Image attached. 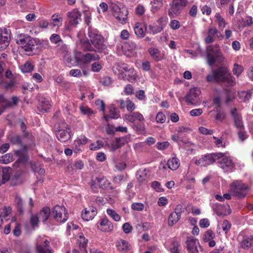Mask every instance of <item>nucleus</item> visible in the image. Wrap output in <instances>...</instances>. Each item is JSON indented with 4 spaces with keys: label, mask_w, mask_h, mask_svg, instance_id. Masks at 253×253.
<instances>
[{
    "label": "nucleus",
    "mask_w": 253,
    "mask_h": 253,
    "mask_svg": "<svg viewBox=\"0 0 253 253\" xmlns=\"http://www.w3.org/2000/svg\"><path fill=\"white\" fill-rule=\"evenodd\" d=\"M188 253H198V246L199 245L198 240L192 237H188L185 242Z\"/></svg>",
    "instance_id": "a211bd4d"
},
{
    "label": "nucleus",
    "mask_w": 253,
    "mask_h": 253,
    "mask_svg": "<svg viewBox=\"0 0 253 253\" xmlns=\"http://www.w3.org/2000/svg\"><path fill=\"white\" fill-rule=\"evenodd\" d=\"M12 169L9 167H4L0 169V180L4 184L10 178Z\"/></svg>",
    "instance_id": "a878e982"
},
{
    "label": "nucleus",
    "mask_w": 253,
    "mask_h": 253,
    "mask_svg": "<svg viewBox=\"0 0 253 253\" xmlns=\"http://www.w3.org/2000/svg\"><path fill=\"white\" fill-rule=\"evenodd\" d=\"M187 3V0H173L170 4V7L168 10L169 16L174 18L179 16Z\"/></svg>",
    "instance_id": "1a4fd4ad"
},
{
    "label": "nucleus",
    "mask_w": 253,
    "mask_h": 253,
    "mask_svg": "<svg viewBox=\"0 0 253 253\" xmlns=\"http://www.w3.org/2000/svg\"><path fill=\"white\" fill-rule=\"evenodd\" d=\"M169 143L168 141H164L163 142H158L157 143V147L159 150H163L166 149L169 146Z\"/></svg>",
    "instance_id": "774afa93"
},
{
    "label": "nucleus",
    "mask_w": 253,
    "mask_h": 253,
    "mask_svg": "<svg viewBox=\"0 0 253 253\" xmlns=\"http://www.w3.org/2000/svg\"><path fill=\"white\" fill-rule=\"evenodd\" d=\"M122 229L126 234H129L131 232L132 227L129 223L126 222L123 225Z\"/></svg>",
    "instance_id": "13d9d810"
},
{
    "label": "nucleus",
    "mask_w": 253,
    "mask_h": 253,
    "mask_svg": "<svg viewBox=\"0 0 253 253\" xmlns=\"http://www.w3.org/2000/svg\"><path fill=\"white\" fill-rule=\"evenodd\" d=\"M129 139V136L116 138L115 140L113 141L111 144L110 148L112 151H115L118 148L121 147L125 144L127 143Z\"/></svg>",
    "instance_id": "4be33fe9"
},
{
    "label": "nucleus",
    "mask_w": 253,
    "mask_h": 253,
    "mask_svg": "<svg viewBox=\"0 0 253 253\" xmlns=\"http://www.w3.org/2000/svg\"><path fill=\"white\" fill-rule=\"evenodd\" d=\"M126 106L127 111L129 112H132L135 108L134 104L129 99L126 101Z\"/></svg>",
    "instance_id": "0e129e2a"
},
{
    "label": "nucleus",
    "mask_w": 253,
    "mask_h": 253,
    "mask_svg": "<svg viewBox=\"0 0 253 253\" xmlns=\"http://www.w3.org/2000/svg\"><path fill=\"white\" fill-rule=\"evenodd\" d=\"M166 117L165 115L161 112H159L156 117V120L157 123H164L166 121Z\"/></svg>",
    "instance_id": "bf43d9fd"
},
{
    "label": "nucleus",
    "mask_w": 253,
    "mask_h": 253,
    "mask_svg": "<svg viewBox=\"0 0 253 253\" xmlns=\"http://www.w3.org/2000/svg\"><path fill=\"white\" fill-rule=\"evenodd\" d=\"M213 138L214 140V143L216 147L220 148L224 147L225 146V143L223 141V138L222 137L217 138L215 136H213Z\"/></svg>",
    "instance_id": "3c124183"
},
{
    "label": "nucleus",
    "mask_w": 253,
    "mask_h": 253,
    "mask_svg": "<svg viewBox=\"0 0 253 253\" xmlns=\"http://www.w3.org/2000/svg\"><path fill=\"white\" fill-rule=\"evenodd\" d=\"M51 216L57 222L64 223L68 218V211L63 206L56 205L51 211Z\"/></svg>",
    "instance_id": "6e6552de"
},
{
    "label": "nucleus",
    "mask_w": 253,
    "mask_h": 253,
    "mask_svg": "<svg viewBox=\"0 0 253 253\" xmlns=\"http://www.w3.org/2000/svg\"><path fill=\"white\" fill-rule=\"evenodd\" d=\"M136 45L133 42H129L125 45L124 48L128 51L132 52L136 48Z\"/></svg>",
    "instance_id": "e2e57ef3"
},
{
    "label": "nucleus",
    "mask_w": 253,
    "mask_h": 253,
    "mask_svg": "<svg viewBox=\"0 0 253 253\" xmlns=\"http://www.w3.org/2000/svg\"><path fill=\"white\" fill-rule=\"evenodd\" d=\"M59 127L58 130L56 133L57 138L61 142H66L70 139L71 135L69 126L65 123H63Z\"/></svg>",
    "instance_id": "9b49d317"
},
{
    "label": "nucleus",
    "mask_w": 253,
    "mask_h": 253,
    "mask_svg": "<svg viewBox=\"0 0 253 253\" xmlns=\"http://www.w3.org/2000/svg\"><path fill=\"white\" fill-rule=\"evenodd\" d=\"M97 226L101 231L103 232H110L114 228L112 223L106 218L102 219Z\"/></svg>",
    "instance_id": "b1692460"
},
{
    "label": "nucleus",
    "mask_w": 253,
    "mask_h": 253,
    "mask_svg": "<svg viewBox=\"0 0 253 253\" xmlns=\"http://www.w3.org/2000/svg\"><path fill=\"white\" fill-rule=\"evenodd\" d=\"M145 30L146 28H144L143 26L139 23H137L134 27V33L136 36L139 37H143L144 36Z\"/></svg>",
    "instance_id": "58836bf2"
},
{
    "label": "nucleus",
    "mask_w": 253,
    "mask_h": 253,
    "mask_svg": "<svg viewBox=\"0 0 253 253\" xmlns=\"http://www.w3.org/2000/svg\"><path fill=\"white\" fill-rule=\"evenodd\" d=\"M149 52L154 60L158 61L162 59V54L158 49L153 47L150 48Z\"/></svg>",
    "instance_id": "72a5a7b5"
},
{
    "label": "nucleus",
    "mask_w": 253,
    "mask_h": 253,
    "mask_svg": "<svg viewBox=\"0 0 253 253\" xmlns=\"http://www.w3.org/2000/svg\"><path fill=\"white\" fill-rule=\"evenodd\" d=\"M10 40V30L5 28L0 29V50H3L8 45Z\"/></svg>",
    "instance_id": "dca6fc26"
},
{
    "label": "nucleus",
    "mask_w": 253,
    "mask_h": 253,
    "mask_svg": "<svg viewBox=\"0 0 253 253\" xmlns=\"http://www.w3.org/2000/svg\"><path fill=\"white\" fill-rule=\"evenodd\" d=\"M252 90L240 91L238 92L239 98L244 102L248 101L252 95Z\"/></svg>",
    "instance_id": "4c0bfd02"
},
{
    "label": "nucleus",
    "mask_w": 253,
    "mask_h": 253,
    "mask_svg": "<svg viewBox=\"0 0 253 253\" xmlns=\"http://www.w3.org/2000/svg\"><path fill=\"white\" fill-rule=\"evenodd\" d=\"M133 210L137 211H142L144 208V205L141 203H133L131 206Z\"/></svg>",
    "instance_id": "6e6d98bb"
},
{
    "label": "nucleus",
    "mask_w": 253,
    "mask_h": 253,
    "mask_svg": "<svg viewBox=\"0 0 253 253\" xmlns=\"http://www.w3.org/2000/svg\"><path fill=\"white\" fill-rule=\"evenodd\" d=\"M214 237V233L211 230H208L204 235L203 239L205 242H208Z\"/></svg>",
    "instance_id": "864d4df0"
},
{
    "label": "nucleus",
    "mask_w": 253,
    "mask_h": 253,
    "mask_svg": "<svg viewBox=\"0 0 253 253\" xmlns=\"http://www.w3.org/2000/svg\"><path fill=\"white\" fill-rule=\"evenodd\" d=\"M77 243L81 250H84L88 243V239H86L83 233H80L77 236Z\"/></svg>",
    "instance_id": "473e14b6"
},
{
    "label": "nucleus",
    "mask_w": 253,
    "mask_h": 253,
    "mask_svg": "<svg viewBox=\"0 0 253 253\" xmlns=\"http://www.w3.org/2000/svg\"><path fill=\"white\" fill-rule=\"evenodd\" d=\"M12 156L9 154H6L0 158V162L2 164H7L12 161Z\"/></svg>",
    "instance_id": "49530a36"
},
{
    "label": "nucleus",
    "mask_w": 253,
    "mask_h": 253,
    "mask_svg": "<svg viewBox=\"0 0 253 253\" xmlns=\"http://www.w3.org/2000/svg\"><path fill=\"white\" fill-rule=\"evenodd\" d=\"M36 248L38 253H51L49 242L44 237H39Z\"/></svg>",
    "instance_id": "4468645a"
},
{
    "label": "nucleus",
    "mask_w": 253,
    "mask_h": 253,
    "mask_svg": "<svg viewBox=\"0 0 253 253\" xmlns=\"http://www.w3.org/2000/svg\"><path fill=\"white\" fill-rule=\"evenodd\" d=\"M242 247L244 249H248L251 247L250 237L244 239L241 242Z\"/></svg>",
    "instance_id": "052dcab7"
},
{
    "label": "nucleus",
    "mask_w": 253,
    "mask_h": 253,
    "mask_svg": "<svg viewBox=\"0 0 253 253\" xmlns=\"http://www.w3.org/2000/svg\"><path fill=\"white\" fill-rule=\"evenodd\" d=\"M217 164L223 172L229 173L235 169V164L232 157L228 153H218Z\"/></svg>",
    "instance_id": "20e7f679"
},
{
    "label": "nucleus",
    "mask_w": 253,
    "mask_h": 253,
    "mask_svg": "<svg viewBox=\"0 0 253 253\" xmlns=\"http://www.w3.org/2000/svg\"><path fill=\"white\" fill-rule=\"evenodd\" d=\"M167 165L171 170L177 169L180 166V162L178 158L173 157L168 161Z\"/></svg>",
    "instance_id": "7c9ffc66"
},
{
    "label": "nucleus",
    "mask_w": 253,
    "mask_h": 253,
    "mask_svg": "<svg viewBox=\"0 0 253 253\" xmlns=\"http://www.w3.org/2000/svg\"><path fill=\"white\" fill-rule=\"evenodd\" d=\"M107 213L115 221H119L121 216L114 210L108 209L107 210Z\"/></svg>",
    "instance_id": "37998d69"
},
{
    "label": "nucleus",
    "mask_w": 253,
    "mask_h": 253,
    "mask_svg": "<svg viewBox=\"0 0 253 253\" xmlns=\"http://www.w3.org/2000/svg\"><path fill=\"white\" fill-rule=\"evenodd\" d=\"M110 8L113 12V15L121 24H124L126 22L128 14L126 8L123 6H120L117 4L112 3Z\"/></svg>",
    "instance_id": "9d476101"
},
{
    "label": "nucleus",
    "mask_w": 253,
    "mask_h": 253,
    "mask_svg": "<svg viewBox=\"0 0 253 253\" xmlns=\"http://www.w3.org/2000/svg\"><path fill=\"white\" fill-rule=\"evenodd\" d=\"M40 107L41 108L43 111L46 112L50 109V105L49 101L44 98L43 100L41 101Z\"/></svg>",
    "instance_id": "5fc2aeb1"
},
{
    "label": "nucleus",
    "mask_w": 253,
    "mask_h": 253,
    "mask_svg": "<svg viewBox=\"0 0 253 253\" xmlns=\"http://www.w3.org/2000/svg\"><path fill=\"white\" fill-rule=\"evenodd\" d=\"M76 60L84 64H89L93 61H95L99 58V56L96 53H87L86 54H80L76 55Z\"/></svg>",
    "instance_id": "2eb2a0df"
},
{
    "label": "nucleus",
    "mask_w": 253,
    "mask_h": 253,
    "mask_svg": "<svg viewBox=\"0 0 253 253\" xmlns=\"http://www.w3.org/2000/svg\"><path fill=\"white\" fill-rule=\"evenodd\" d=\"M18 102V98L16 96H13L11 98V102L7 100L2 95H0V115L3 112L4 110L13 105H16Z\"/></svg>",
    "instance_id": "6ab92c4d"
},
{
    "label": "nucleus",
    "mask_w": 253,
    "mask_h": 253,
    "mask_svg": "<svg viewBox=\"0 0 253 253\" xmlns=\"http://www.w3.org/2000/svg\"><path fill=\"white\" fill-rule=\"evenodd\" d=\"M148 170L146 169H139L136 174L137 180L140 183L144 182L148 178Z\"/></svg>",
    "instance_id": "c756f323"
},
{
    "label": "nucleus",
    "mask_w": 253,
    "mask_h": 253,
    "mask_svg": "<svg viewBox=\"0 0 253 253\" xmlns=\"http://www.w3.org/2000/svg\"><path fill=\"white\" fill-rule=\"evenodd\" d=\"M80 110L83 114L89 116L93 114V111L86 106H81L80 107Z\"/></svg>",
    "instance_id": "603ef678"
},
{
    "label": "nucleus",
    "mask_w": 253,
    "mask_h": 253,
    "mask_svg": "<svg viewBox=\"0 0 253 253\" xmlns=\"http://www.w3.org/2000/svg\"><path fill=\"white\" fill-rule=\"evenodd\" d=\"M34 68V63L31 61H27L21 66L20 69L23 73H26L32 71Z\"/></svg>",
    "instance_id": "c9c22d12"
},
{
    "label": "nucleus",
    "mask_w": 253,
    "mask_h": 253,
    "mask_svg": "<svg viewBox=\"0 0 253 253\" xmlns=\"http://www.w3.org/2000/svg\"><path fill=\"white\" fill-rule=\"evenodd\" d=\"M97 214L96 208L94 207H89L82 212V218L86 221L92 219Z\"/></svg>",
    "instance_id": "412c9836"
},
{
    "label": "nucleus",
    "mask_w": 253,
    "mask_h": 253,
    "mask_svg": "<svg viewBox=\"0 0 253 253\" xmlns=\"http://www.w3.org/2000/svg\"><path fill=\"white\" fill-rule=\"evenodd\" d=\"M34 54L39 53L44 49L49 47V42L47 40L35 39Z\"/></svg>",
    "instance_id": "aec40b11"
},
{
    "label": "nucleus",
    "mask_w": 253,
    "mask_h": 253,
    "mask_svg": "<svg viewBox=\"0 0 253 253\" xmlns=\"http://www.w3.org/2000/svg\"><path fill=\"white\" fill-rule=\"evenodd\" d=\"M119 117L120 115L117 109L113 105L109 107V114L104 115V118L106 121H108L109 119H116Z\"/></svg>",
    "instance_id": "bb28decb"
},
{
    "label": "nucleus",
    "mask_w": 253,
    "mask_h": 253,
    "mask_svg": "<svg viewBox=\"0 0 253 253\" xmlns=\"http://www.w3.org/2000/svg\"><path fill=\"white\" fill-rule=\"evenodd\" d=\"M22 149L15 151V154L19 157L20 161L24 160V156L26 153V147L25 145H22Z\"/></svg>",
    "instance_id": "c03bdc74"
},
{
    "label": "nucleus",
    "mask_w": 253,
    "mask_h": 253,
    "mask_svg": "<svg viewBox=\"0 0 253 253\" xmlns=\"http://www.w3.org/2000/svg\"><path fill=\"white\" fill-rule=\"evenodd\" d=\"M39 219L40 218L38 215H32L31 217L30 223L33 228H35L38 225Z\"/></svg>",
    "instance_id": "69168bd1"
},
{
    "label": "nucleus",
    "mask_w": 253,
    "mask_h": 253,
    "mask_svg": "<svg viewBox=\"0 0 253 253\" xmlns=\"http://www.w3.org/2000/svg\"><path fill=\"white\" fill-rule=\"evenodd\" d=\"M151 4L152 5L151 11L154 13L162 7L163 4V0H153Z\"/></svg>",
    "instance_id": "ea45409f"
},
{
    "label": "nucleus",
    "mask_w": 253,
    "mask_h": 253,
    "mask_svg": "<svg viewBox=\"0 0 253 253\" xmlns=\"http://www.w3.org/2000/svg\"><path fill=\"white\" fill-rule=\"evenodd\" d=\"M208 82L215 81L221 83L227 86H232L236 84L235 79L229 73L225 67H220L215 70H213L211 74L207 77Z\"/></svg>",
    "instance_id": "f03ea898"
},
{
    "label": "nucleus",
    "mask_w": 253,
    "mask_h": 253,
    "mask_svg": "<svg viewBox=\"0 0 253 253\" xmlns=\"http://www.w3.org/2000/svg\"><path fill=\"white\" fill-rule=\"evenodd\" d=\"M238 130V136L239 140L240 141L243 142L248 138L249 136L248 135L247 132L246 131H245L244 129H241Z\"/></svg>",
    "instance_id": "de8ad7c7"
},
{
    "label": "nucleus",
    "mask_w": 253,
    "mask_h": 253,
    "mask_svg": "<svg viewBox=\"0 0 253 253\" xmlns=\"http://www.w3.org/2000/svg\"><path fill=\"white\" fill-rule=\"evenodd\" d=\"M10 142L13 144L19 145L21 146L23 145L22 144V139L21 136L18 135H14L11 136L10 138Z\"/></svg>",
    "instance_id": "8fccbe9b"
},
{
    "label": "nucleus",
    "mask_w": 253,
    "mask_h": 253,
    "mask_svg": "<svg viewBox=\"0 0 253 253\" xmlns=\"http://www.w3.org/2000/svg\"><path fill=\"white\" fill-rule=\"evenodd\" d=\"M162 30L161 27L158 26H149V32L153 35L160 33Z\"/></svg>",
    "instance_id": "4d7b16f0"
},
{
    "label": "nucleus",
    "mask_w": 253,
    "mask_h": 253,
    "mask_svg": "<svg viewBox=\"0 0 253 253\" xmlns=\"http://www.w3.org/2000/svg\"><path fill=\"white\" fill-rule=\"evenodd\" d=\"M199 131L201 134L205 135H211L213 133V130L209 129L203 126L200 127L199 128Z\"/></svg>",
    "instance_id": "680f3d73"
},
{
    "label": "nucleus",
    "mask_w": 253,
    "mask_h": 253,
    "mask_svg": "<svg viewBox=\"0 0 253 253\" xmlns=\"http://www.w3.org/2000/svg\"><path fill=\"white\" fill-rule=\"evenodd\" d=\"M51 24L53 27H57L58 28L62 25L63 19L59 14H54L51 16Z\"/></svg>",
    "instance_id": "c85d7f7f"
},
{
    "label": "nucleus",
    "mask_w": 253,
    "mask_h": 253,
    "mask_svg": "<svg viewBox=\"0 0 253 253\" xmlns=\"http://www.w3.org/2000/svg\"><path fill=\"white\" fill-rule=\"evenodd\" d=\"M113 70L120 79L128 81L134 79V78H132L129 75L132 74L133 71L132 69L129 68L126 64L124 63H117L113 66Z\"/></svg>",
    "instance_id": "423d86ee"
},
{
    "label": "nucleus",
    "mask_w": 253,
    "mask_h": 253,
    "mask_svg": "<svg viewBox=\"0 0 253 253\" xmlns=\"http://www.w3.org/2000/svg\"><path fill=\"white\" fill-rule=\"evenodd\" d=\"M124 118V120H127L131 123H133L135 121H139L141 122L144 121L143 116L138 112H133L128 115H126Z\"/></svg>",
    "instance_id": "393cba45"
},
{
    "label": "nucleus",
    "mask_w": 253,
    "mask_h": 253,
    "mask_svg": "<svg viewBox=\"0 0 253 253\" xmlns=\"http://www.w3.org/2000/svg\"><path fill=\"white\" fill-rule=\"evenodd\" d=\"M152 187L157 192H161L163 191V189L160 182L157 181H153L152 183Z\"/></svg>",
    "instance_id": "338daca9"
},
{
    "label": "nucleus",
    "mask_w": 253,
    "mask_h": 253,
    "mask_svg": "<svg viewBox=\"0 0 253 253\" xmlns=\"http://www.w3.org/2000/svg\"><path fill=\"white\" fill-rule=\"evenodd\" d=\"M16 40V43L20 45L24 50L31 52L28 53V55L34 54L35 39L26 35L20 34L17 36Z\"/></svg>",
    "instance_id": "39448f33"
},
{
    "label": "nucleus",
    "mask_w": 253,
    "mask_h": 253,
    "mask_svg": "<svg viewBox=\"0 0 253 253\" xmlns=\"http://www.w3.org/2000/svg\"><path fill=\"white\" fill-rule=\"evenodd\" d=\"M88 36L91 44L89 41H85L83 43V48L87 51H95L96 49L101 52L105 49L104 38L96 29L89 27L88 29Z\"/></svg>",
    "instance_id": "f257e3e1"
},
{
    "label": "nucleus",
    "mask_w": 253,
    "mask_h": 253,
    "mask_svg": "<svg viewBox=\"0 0 253 253\" xmlns=\"http://www.w3.org/2000/svg\"><path fill=\"white\" fill-rule=\"evenodd\" d=\"M248 186L241 181H236L232 183L230 186V191L233 196L241 198L247 195Z\"/></svg>",
    "instance_id": "0eeeda50"
},
{
    "label": "nucleus",
    "mask_w": 253,
    "mask_h": 253,
    "mask_svg": "<svg viewBox=\"0 0 253 253\" xmlns=\"http://www.w3.org/2000/svg\"><path fill=\"white\" fill-rule=\"evenodd\" d=\"M218 153H212L207 155L203 156L198 160L195 161V164L201 167H206L211 165L217 161Z\"/></svg>",
    "instance_id": "f8f14e48"
},
{
    "label": "nucleus",
    "mask_w": 253,
    "mask_h": 253,
    "mask_svg": "<svg viewBox=\"0 0 253 253\" xmlns=\"http://www.w3.org/2000/svg\"><path fill=\"white\" fill-rule=\"evenodd\" d=\"M179 246L180 244L179 242L176 241H173L170 248V253H179Z\"/></svg>",
    "instance_id": "09e8293b"
},
{
    "label": "nucleus",
    "mask_w": 253,
    "mask_h": 253,
    "mask_svg": "<svg viewBox=\"0 0 253 253\" xmlns=\"http://www.w3.org/2000/svg\"><path fill=\"white\" fill-rule=\"evenodd\" d=\"M67 16L70 19L71 25H76L81 20V13L77 9H74L67 13Z\"/></svg>",
    "instance_id": "5701e85b"
},
{
    "label": "nucleus",
    "mask_w": 253,
    "mask_h": 253,
    "mask_svg": "<svg viewBox=\"0 0 253 253\" xmlns=\"http://www.w3.org/2000/svg\"><path fill=\"white\" fill-rule=\"evenodd\" d=\"M214 17L215 22L217 24L218 28L222 30L227 25V22L225 20L219 13H216Z\"/></svg>",
    "instance_id": "2f4dec72"
},
{
    "label": "nucleus",
    "mask_w": 253,
    "mask_h": 253,
    "mask_svg": "<svg viewBox=\"0 0 253 253\" xmlns=\"http://www.w3.org/2000/svg\"><path fill=\"white\" fill-rule=\"evenodd\" d=\"M244 68L242 66L235 63L233 68V74L237 77H239L243 72Z\"/></svg>",
    "instance_id": "a18cd8bd"
},
{
    "label": "nucleus",
    "mask_w": 253,
    "mask_h": 253,
    "mask_svg": "<svg viewBox=\"0 0 253 253\" xmlns=\"http://www.w3.org/2000/svg\"><path fill=\"white\" fill-rule=\"evenodd\" d=\"M96 181L99 187L103 189L108 188L110 184L109 180L104 176L97 177Z\"/></svg>",
    "instance_id": "e433bc0d"
},
{
    "label": "nucleus",
    "mask_w": 253,
    "mask_h": 253,
    "mask_svg": "<svg viewBox=\"0 0 253 253\" xmlns=\"http://www.w3.org/2000/svg\"><path fill=\"white\" fill-rule=\"evenodd\" d=\"M200 94L201 90L199 88L196 87L192 88L185 97V100L188 104H196L199 102Z\"/></svg>",
    "instance_id": "ddd939ff"
},
{
    "label": "nucleus",
    "mask_w": 253,
    "mask_h": 253,
    "mask_svg": "<svg viewBox=\"0 0 253 253\" xmlns=\"http://www.w3.org/2000/svg\"><path fill=\"white\" fill-rule=\"evenodd\" d=\"M224 57L220 46L217 44L210 45L207 47V61L210 66H213L215 63H221Z\"/></svg>",
    "instance_id": "7ed1b4c3"
},
{
    "label": "nucleus",
    "mask_w": 253,
    "mask_h": 253,
    "mask_svg": "<svg viewBox=\"0 0 253 253\" xmlns=\"http://www.w3.org/2000/svg\"><path fill=\"white\" fill-rule=\"evenodd\" d=\"M231 115L234 121V126L237 129H245L243 121L241 115L239 113L236 108L231 110Z\"/></svg>",
    "instance_id": "f3484780"
},
{
    "label": "nucleus",
    "mask_w": 253,
    "mask_h": 253,
    "mask_svg": "<svg viewBox=\"0 0 253 253\" xmlns=\"http://www.w3.org/2000/svg\"><path fill=\"white\" fill-rule=\"evenodd\" d=\"M50 213V209L47 207H43L38 214V216L40 219L42 220L43 222H45L48 218Z\"/></svg>",
    "instance_id": "cd10ccee"
},
{
    "label": "nucleus",
    "mask_w": 253,
    "mask_h": 253,
    "mask_svg": "<svg viewBox=\"0 0 253 253\" xmlns=\"http://www.w3.org/2000/svg\"><path fill=\"white\" fill-rule=\"evenodd\" d=\"M180 217V215H177L172 212L169 217L168 225L170 226H173L179 220Z\"/></svg>",
    "instance_id": "79ce46f5"
},
{
    "label": "nucleus",
    "mask_w": 253,
    "mask_h": 253,
    "mask_svg": "<svg viewBox=\"0 0 253 253\" xmlns=\"http://www.w3.org/2000/svg\"><path fill=\"white\" fill-rule=\"evenodd\" d=\"M18 211L22 214L24 211V204L22 199L18 195H16L14 201Z\"/></svg>",
    "instance_id": "a19ab883"
},
{
    "label": "nucleus",
    "mask_w": 253,
    "mask_h": 253,
    "mask_svg": "<svg viewBox=\"0 0 253 253\" xmlns=\"http://www.w3.org/2000/svg\"><path fill=\"white\" fill-rule=\"evenodd\" d=\"M117 247L118 250L122 252L126 253L128 251V243L123 239L117 241Z\"/></svg>",
    "instance_id": "f704fd0d"
}]
</instances>
